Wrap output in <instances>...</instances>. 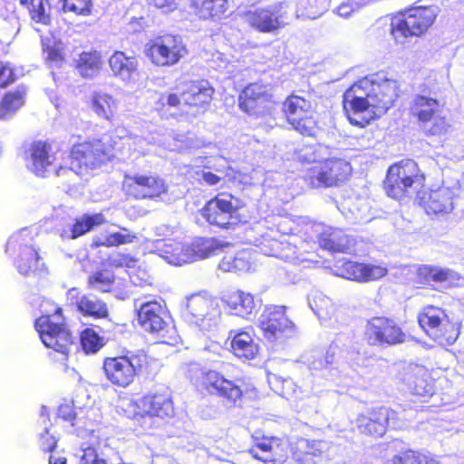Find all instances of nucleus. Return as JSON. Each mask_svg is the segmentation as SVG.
<instances>
[{
  "label": "nucleus",
  "mask_w": 464,
  "mask_h": 464,
  "mask_svg": "<svg viewBox=\"0 0 464 464\" xmlns=\"http://www.w3.org/2000/svg\"><path fill=\"white\" fill-rule=\"evenodd\" d=\"M198 392L203 395L217 397L230 407L241 406L244 401L256 392L255 387L243 379H227L220 371L203 368L194 382Z\"/></svg>",
  "instance_id": "nucleus-1"
},
{
  "label": "nucleus",
  "mask_w": 464,
  "mask_h": 464,
  "mask_svg": "<svg viewBox=\"0 0 464 464\" xmlns=\"http://www.w3.org/2000/svg\"><path fill=\"white\" fill-rule=\"evenodd\" d=\"M382 187L389 198L401 200L426 187V174L414 160L402 159L388 167Z\"/></svg>",
  "instance_id": "nucleus-2"
},
{
  "label": "nucleus",
  "mask_w": 464,
  "mask_h": 464,
  "mask_svg": "<svg viewBox=\"0 0 464 464\" xmlns=\"http://www.w3.org/2000/svg\"><path fill=\"white\" fill-rule=\"evenodd\" d=\"M151 371V362L144 352H127L123 354L107 356L102 361L105 379L114 387L125 389L137 378Z\"/></svg>",
  "instance_id": "nucleus-3"
},
{
  "label": "nucleus",
  "mask_w": 464,
  "mask_h": 464,
  "mask_svg": "<svg viewBox=\"0 0 464 464\" xmlns=\"http://www.w3.org/2000/svg\"><path fill=\"white\" fill-rule=\"evenodd\" d=\"M139 325L152 335L157 342L168 345H175L179 334L172 315L162 299L144 302L137 310Z\"/></svg>",
  "instance_id": "nucleus-4"
},
{
  "label": "nucleus",
  "mask_w": 464,
  "mask_h": 464,
  "mask_svg": "<svg viewBox=\"0 0 464 464\" xmlns=\"http://www.w3.org/2000/svg\"><path fill=\"white\" fill-rule=\"evenodd\" d=\"M214 92V88L206 80L180 81L170 92L161 95L160 101L162 107L188 109L192 113H198L208 108Z\"/></svg>",
  "instance_id": "nucleus-5"
},
{
  "label": "nucleus",
  "mask_w": 464,
  "mask_h": 464,
  "mask_svg": "<svg viewBox=\"0 0 464 464\" xmlns=\"http://www.w3.org/2000/svg\"><path fill=\"white\" fill-rule=\"evenodd\" d=\"M246 205L231 193L220 192L208 200L199 210L210 225L221 229H234L247 222Z\"/></svg>",
  "instance_id": "nucleus-6"
},
{
  "label": "nucleus",
  "mask_w": 464,
  "mask_h": 464,
  "mask_svg": "<svg viewBox=\"0 0 464 464\" xmlns=\"http://www.w3.org/2000/svg\"><path fill=\"white\" fill-rule=\"evenodd\" d=\"M439 14L437 5L412 4L398 12L391 33L395 39L422 37L434 27Z\"/></svg>",
  "instance_id": "nucleus-7"
},
{
  "label": "nucleus",
  "mask_w": 464,
  "mask_h": 464,
  "mask_svg": "<svg viewBox=\"0 0 464 464\" xmlns=\"http://www.w3.org/2000/svg\"><path fill=\"white\" fill-rule=\"evenodd\" d=\"M353 174L352 163L345 158L328 157L314 161L304 180L311 188H340L347 184Z\"/></svg>",
  "instance_id": "nucleus-8"
},
{
  "label": "nucleus",
  "mask_w": 464,
  "mask_h": 464,
  "mask_svg": "<svg viewBox=\"0 0 464 464\" xmlns=\"http://www.w3.org/2000/svg\"><path fill=\"white\" fill-rule=\"evenodd\" d=\"M34 328L45 347L64 356H68L75 345L61 307L56 306L52 314L39 316L34 322Z\"/></svg>",
  "instance_id": "nucleus-9"
},
{
  "label": "nucleus",
  "mask_w": 464,
  "mask_h": 464,
  "mask_svg": "<svg viewBox=\"0 0 464 464\" xmlns=\"http://www.w3.org/2000/svg\"><path fill=\"white\" fill-rule=\"evenodd\" d=\"M144 53L155 67L169 68L185 59L188 54V49L180 35L166 33L149 40Z\"/></svg>",
  "instance_id": "nucleus-10"
},
{
  "label": "nucleus",
  "mask_w": 464,
  "mask_h": 464,
  "mask_svg": "<svg viewBox=\"0 0 464 464\" xmlns=\"http://www.w3.org/2000/svg\"><path fill=\"white\" fill-rule=\"evenodd\" d=\"M363 339L369 346L387 348L404 343L408 334L394 317L381 314L366 321Z\"/></svg>",
  "instance_id": "nucleus-11"
},
{
  "label": "nucleus",
  "mask_w": 464,
  "mask_h": 464,
  "mask_svg": "<svg viewBox=\"0 0 464 464\" xmlns=\"http://www.w3.org/2000/svg\"><path fill=\"white\" fill-rule=\"evenodd\" d=\"M287 309L285 305L269 304L263 310L259 328L267 342L282 343L296 334V327L286 314Z\"/></svg>",
  "instance_id": "nucleus-12"
},
{
  "label": "nucleus",
  "mask_w": 464,
  "mask_h": 464,
  "mask_svg": "<svg viewBox=\"0 0 464 464\" xmlns=\"http://www.w3.org/2000/svg\"><path fill=\"white\" fill-rule=\"evenodd\" d=\"M125 194L137 200H158L169 192V184L156 172L125 174L122 181Z\"/></svg>",
  "instance_id": "nucleus-13"
},
{
  "label": "nucleus",
  "mask_w": 464,
  "mask_h": 464,
  "mask_svg": "<svg viewBox=\"0 0 464 464\" xmlns=\"http://www.w3.org/2000/svg\"><path fill=\"white\" fill-rule=\"evenodd\" d=\"M134 417L170 419L175 415L172 392L168 387H160L130 402Z\"/></svg>",
  "instance_id": "nucleus-14"
},
{
  "label": "nucleus",
  "mask_w": 464,
  "mask_h": 464,
  "mask_svg": "<svg viewBox=\"0 0 464 464\" xmlns=\"http://www.w3.org/2000/svg\"><path fill=\"white\" fill-rule=\"evenodd\" d=\"M276 103L271 85L262 81L247 83L238 94L239 109L255 118L270 114Z\"/></svg>",
  "instance_id": "nucleus-15"
},
{
  "label": "nucleus",
  "mask_w": 464,
  "mask_h": 464,
  "mask_svg": "<svg viewBox=\"0 0 464 464\" xmlns=\"http://www.w3.org/2000/svg\"><path fill=\"white\" fill-rule=\"evenodd\" d=\"M345 93L368 100L380 102L385 107H392L401 94L397 81L384 79L381 82H372L361 79L351 85Z\"/></svg>",
  "instance_id": "nucleus-16"
},
{
  "label": "nucleus",
  "mask_w": 464,
  "mask_h": 464,
  "mask_svg": "<svg viewBox=\"0 0 464 464\" xmlns=\"http://www.w3.org/2000/svg\"><path fill=\"white\" fill-rule=\"evenodd\" d=\"M400 380L413 396L427 401L436 392V380L431 371L421 364L410 362L400 372Z\"/></svg>",
  "instance_id": "nucleus-17"
},
{
  "label": "nucleus",
  "mask_w": 464,
  "mask_h": 464,
  "mask_svg": "<svg viewBox=\"0 0 464 464\" xmlns=\"http://www.w3.org/2000/svg\"><path fill=\"white\" fill-rule=\"evenodd\" d=\"M343 108L352 125L365 128L391 107H385L377 101L370 102L344 92Z\"/></svg>",
  "instance_id": "nucleus-18"
},
{
  "label": "nucleus",
  "mask_w": 464,
  "mask_h": 464,
  "mask_svg": "<svg viewBox=\"0 0 464 464\" xmlns=\"http://www.w3.org/2000/svg\"><path fill=\"white\" fill-rule=\"evenodd\" d=\"M396 412L391 407L375 406L359 414L355 420V428L359 434L373 439L382 438L388 430Z\"/></svg>",
  "instance_id": "nucleus-19"
},
{
  "label": "nucleus",
  "mask_w": 464,
  "mask_h": 464,
  "mask_svg": "<svg viewBox=\"0 0 464 464\" xmlns=\"http://www.w3.org/2000/svg\"><path fill=\"white\" fill-rule=\"evenodd\" d=\"M439 100L417 94L413 97L409 106V115L419 124H426L436 119L429 132L431 135H439L447 130V122L444 117L436 118L440 111Z\"/></svg>",
  "instance_id": "nucleus-20"
},
{
  "label": "nucleus",
  "mask_w": 464,
  "mask_h": 464,
  "mask_svg": "<svg viewBox=\"0 0 464 464\" xmlns=\"http://www.w3.org/2000/svg\"><path fill=\"white\" fill-rule=\"evenodd\" d=\"M250 455L264 463L284 464L288 459L289 443L287 440L276 436H254Z\"/></svg>",
  "instance_id": "nucleus-21"
},
{
  "label": "nucleus",
  "mask_w": 464,
  "mask_h": 464,
  "mask_svg": "<svg viewBox=\"0 0 464 464\" xmlns=\"http://www.w3.org/2000/svg\"><path fill=\"white\" fill-rule=\"evenodd\" d=\"M5 253L17 255L16 266L22 275L34 273L39 268L40 256L32 244V238L21 234L11 237L7 240Z\"/></svg>",
  "instance_id": "nucleus-22"
},
{
  "label": "nucleus",
  "mask_w": 464,
  "mask_h": 464,
  "mask_svg": "<svg viewBox=\"0 0 464 464\" xmlns=\"http://www.w3.org/2000/svg\"><path fill=\"white\" fill-rule=\"evenodd\" d=\"M454 188L441 185L429 191L420 189L416 196L419 205L428 215H447L454 208Z\"/></svg>",
  "instance_id": "nucleus-23"
},
{
  "label": "nucleus",
  "mask_w": 464,
  "mask_h": 464,
  "mask_svg": "<svg viewBox=\"0 0 464 464\" xmlns=\"http://www.w3.org/2000/svg\"><path fill=\"white\" fill-rule=\"evenodd\" d=\"M340 276L348 280L367 283L382 278L387 275V269L380 265L343 260L338 266Z\"/></svg>",
  "instance_id": "nucleus-24"
},
{
  "label": "nucleus",
  "mask_w": 464,
  "mask_h": 464,
  "mask_svg": "<svg viewBox=\"0 0 464 464\" xmlns=\"http://www.w3.org/2000/svg\"><path fill=\"white\" fill-rule=\"evenodd\" d=\"M246 23L259 33H272L282 26L281 16L275 5L256 7L245 14Z\"/></svg>",
  "instance_id": "nucleus-25"
},
{
  "label": "nucleus",
  "mask_w": 464,
  "mask_h": 464,
  "mask_svg": "<svg viewBox=\"0 0 464 464\" xmlns=\"http://www.w3.org/2000/svg\"><path fill=\"white\" fill-rule=\"evenodd\" d=\"M228 339H230V351L237 358L252 360L258 354L259 347L254 338L252 327L230 330Z\"/></svg>",
  "instance_id": "nucleus-26"
},
{
  "label": "nucleus",
  "mask_w": 464,
  "mask_h": 464,
  "mask_svg": "<svg viewBox=\"0 0 464 464\" xmlns=\"http://www.w3.org/2000/svg\"><path fill=\"white\" fill-rule=\"evenodd\" d=\"M112 155L105 151L103 148L86 147L80 150V147H72L68 155L70 169H81L82 166L95 168L107 163Z\"/></svg>",
  "instance_id": "nucleus-27"
},
{
  "label": "nucleus",
  "mask_w": 464,
  "mask_h": 464,
  "mask_svg": "<svg viewBox=\"0 0 464 464\" xmlns=\"http://www.w3.org/2000/svg\"><path fill=\"white\" fill-rule=\"evenodd\" d=\"M318 246L330 253H347L353 246V239L343 229L325 227L317 236Z\"/></svg>",
  "instance_id": "nucleus-28"
},
{
  "label": "nucleus",
  "mask_w": 464,
  "mask_h": 464,
  "mask_svg": "<svg viewBox=\"0 0 464 464\" xmlns=\"http://www.w3.org/2000/svg\"><path fill=\"white\" fill-rule=\"evenodd\" d=\"M108 63L112 75L123 82H133L139 74L138 55H128L123 51H114L108 59Z\"/></svg>",
  "instance_id": "nucleus-29"
},
{
  "label": "nucleus",
  "mask_w": 464,
  "mask_h": 464,
  "mask_svg": "<svg viewBox=\"0 0 464 464\" xmlns=\"http://www.w3.org/2000/svg\"><path fill=\"white\" fill-rule=\"evenodd\" d=\"M457 279L456 273L446 267L421 265L415 272V283L420 288L435 289L436 285Z\"/></svg>",
  "instance_id": "nucleus-30"
},
{
  "label": "nucleus",
  "mask_w": 464,
  "mask_h": 464,
  "mask_svg": "<svg viewBox=\"0 0 464 464\" xmlns=\"http://www.w3.org/2000/svg\"><path fill=\"white\" fill-rule=\"evenodd\" d=\"M460 334V324L454 321L446 314L432 330L425 334L433 342L441 346L453 344Z\"/></svg>",
  "instance_id": "nucleus-31"
},
{
  "label": "nucleus",
  "mask_w": 464,
  "mask_h": 464,
  "mask_svg": "<svg viewBox=\"0 0 464 464\" xmlns=\"http://www.w3.org/2000/svg\"><path fill=\"white\" fill-rule=\"evenodd\" d=\"M292 458L295 464H322L324 460L322 441L299 440L294 448Z\"/></svg>",
  "instance_id": "nucleus-32"
},
{
  "label": "nucleus",
  "mask_w": 464,
  "mask_h": 464,
  "mask_svg": "<svg viewBox=\"0 0 464 464\" xmlns=\"http://www.w3.org/2000/svg\"><path fill=\"white\" fill-rule=\"evenodd\" d=\"M227 0H191L192 14L200 20H219L226 17Z\"/></svg>",
  "instance_id": "nucleus-33"
},
{
  "label": "nucleus",
  "mask_w": 464,
  "mask_h": 464,
  "mask_svg": "<svg viewBox=\"0 0 464 464\" xmlns=\"http://www.w3.org/2000/svg\"><path fill=\"white\" fill-rule=\"evenodd\" d=\"M224 303L230 314L243 318L251 315L256 308L254 295L242 290H236L227 294Z\"/></svg>",
  "instance_id": "nucleus-34"
},
{
  "label": "nucleus",
  "mask_w": 464,
  "mask_h": 464,
  "mask_svg": "<svg viewBox=\"0 0 464 464\" xmlns=\"http://www.w3.org/2000/svg\"><path fill=\"white\" fill-rule=\"evenodd\" d=\"M102 53L95 50L82 51L74 61V68L82 78H93L102 68Z\"/></svg>",
  "instance_id": "nucleus-35"
},
{
  "label": "nucleus",
  "mask_w": 464,
  "mask_h": 464,
  "mask_svg": "<svg viewBox=\"0 0 464 464\" xmlns=\"http://www.w3.org/2000/svg\"><path fill=\"white\" fill-rule=\"evenodd\" d=\"M88 287L100 293H110L119 288L118 278L113 270L103 266L89 276Z\"/></svg>",
  "instance_id": "nucleus-36"
},
{
  "label": "nucleus",
  "mask_w": 464,
  "mask_h": 464,
  "mask_svg": "<svg viewBox=\"0 0 464 464\" xmlns=\"http://www.w3.org/2000/svg\"><path fill=\"white\" fill-rule=\"evenodd\" d=\"M20 5L26 9L32 21L49 25L51 24V4L49 0H20Z\"/></svg>",
  "instance_id": "nucleus-37"
},
{
  "label": "nucleus",
  "mask_w": 464,
  "mask_h": 464,
  "mask_svg": "<svg viewBox=\"0 0 464 464\" xmlns=\"http://www.w3.org/2000/svg\"><path fill=\"white\" fill-rule=\"evenodd\" d=\"M311 109L312 105L308 100L294 94L286 97L282 106V111L291 124L299 117L309 113Z\"/></svg>",
  "instance_id": "nucleus-38"
},
{
  "label": "nucleus",
  "mask_w": 464,
  "mask_h": 464,
  "mask_svg": "<svg viewBox=\"0 0 464 464\" xmlns=\"http://www.w3.org/2000/svg\"><path fill=\"white\" fill-rule=\"evenodd\" d=\"M106 222L102 213L83 214L74 219L71 227L72 239H76L86 233L90 232L93 227L103 225Z\"/></svg>",
  "instance_id": "nucleus-39"
},
{
  "label": "nucleus",
  "mask_w": 464,
  "mask_h": 464,
  "mask_svg": "<svg viewBox=\"0 0 464 464\" xmlns=\"http://www.w3.org/2000/svg\"><path fill=\"white\" fill-rule=\"evenodd\" d=\"M388 464H440L434 457L420 450L406 449L393 455Z\"/></svg>",
  "instance_id": "nucleus-40"
},
{
  "label": "nucleus",
  "mask_w": 464,
  "mask_h": 464,
  "mask_svg": "<svg viewBox=\"0 0 464 464\" xmlns=\"http://www.w3.org/2000/svg\"><path fill=\"white\" fill-rule=\"evenodd\" d=\"M24 89L7 92L0 102V119L12 117L24 104Z\"/></svg>",
  "instance_id": "nucleus-41"
},
{
  "label": "nucleus",
  "mask_w": 464,
  "mask_h": 464,
  "mask_svg": "<svg viewBox=\"0 0 464 464\" xmlns=\"http://www.w3.org/2000/svg\"><path fill=\"white\" fill-rule=\"evenodd\" d=\"M77 309L82 315L94 319H103L109 316V309L105 302L87 295H83L78 301Z\"/></svg>",
  "instance_id": "nucleus-42"
},
{
  "label": "nucleus",
  "mask_w": 464,
  "mask_h": 464,
  "mask_svg": "<svg viewBox=\"0 0 464 464\" xmlns=\"http://www.w3.org/2000/svg\"><path fill=\"white\" fill-rule=\"evenodd\" d=\"M44 60L50 66H61L66 60L65 50L60 40L45 38L42 41Z\"/></svg>",
  "instance_id": "nucleus-43"
},
{
  "label": "nucleus",
  "mask_w": 464,
  "mask_h": 464,
  "mask_svg": "<svg viewBox=\"0 0 464 464\" xmlns=\"http://www.w3.org/2000/svg\"><path fill=\"white\" fill-rule=\"evenodd\" d=\"M91 108L98 116L111 121L114 116L116 102L111 95L96 92L92 96Z\"/></svg>",
  "instance_id": "nucleus-44"
},
{
  "label": "nucleus",
  "mask_w": 464,
  "mask_h": 464,
  "mask_svg": "<svg viewBox=\"0 0 464 464\" xmlns=\"http://www.w3.org/2000/svg\"><path fill=\"white\" fill-rule=\"evenodd\" d=\"M447 314L446 310L433 304L424 305L417 315L420 329L426 334Z\"/></svg>",
  "instance_id": "nucleus-45"
},
{
  "label": "nucleus",
  "mask_w": 464,
  "mask_h": 464,
  "mask_svg": "<svg viewBox=\"0 0 464 464\" xmlns=\"http://www.w3.org/2000/svg\"><path fill=\"white\" fill-rule=\"evenodd\" d=\"M218 268L227 273H240L250 269V262L246 252L225 255L218 263Z\"/></svg>",
  "instance_id": "nucleus-46"
},
{
  "label": "nucleus",
  "mask_w": 464,
  "mask_h": 464,
  "mask_svg": "<svg viewBox=\"0 0 464 464\" xmlns=\"http://www.w3.org/2000/svg\"><path fill=\"white\" fill-rule=\"evenodd\" d=\"M53 159L47 151V147H32L30 150L31 169L37 176H44L47 168L53 163Z\"/></svg>",
  "instance_id": "nucleus-47"
},
{
  "label": "nucleus",
  "mask_w": 464,
  "mask_h": 464,
  "mask_svg": "<svg viewBox=\"0 0 464 464\" xmlns=\"http://www.w3.org/2000/svg\"><path fill=\"white\" fill-rule=\"evenodd\" d=\"M80 344L86 354H92L104 346V342L92 328H85L80 334Z\"/></svg>",
  "instance_id": "nucleus-48"
},
{
  "label": "nucleus",
  "mask_w": 464,
  "mask_h": 464,
  "mask_svg": "<svg viewBox=\"0 0 464 464\" xmlns=\"http://www.w3.org/2000/svg\"><path fill=\"white\" fill-rule=\"evenodd\" d=\"M215 160L217 163L212 167H208L212 169L215 173L211 171H202L201 173V178L204 182L210 186L217 185L221 179L230 176L229 171L231 169L227 166L226 160L220 157L216 158Z\"/></svg>",
  "instance_id": "nucleus-49"
},
{
  "label": "nucleus",
  "mask_w": 464,
  "mask_h": 464,
  "mask_svg": "<svg viewBox=\"0 0 464 464\" xmlns=\"http://www.w3.org/2000/svg\"><path fill=\"white\" fill-rule=\"evenodd\" d=\"M210 301L201 295L191 296L187 303L188 313L196 320H203L209 313Z\"/></svg>",
  "instance_id": "nucleus-50"
},
{
  "label": "nucleus",
  "mask_w": 464,
  "mask_h": 464,
  "mask_svg": "<svg viewBox=\"0 0 464 464\" xmlns=\"http://www.w3.org/2000/svg\"><path fill=\"white\" fill-rule=\"evenodd\" d=\"M64 12L73 13L78 16H89L92 13V0H61Z\"/></svg>",
  "instance_id": "nucleus-51"
},
{
  "label": "nucleus",
  "mask_w": 464,
  "mask_h": 464,
  "mask_svg": "<svg viewBox=\"0 0 464 464\" xmlns=\"http://www.w3.org/2000/svg\"><path fill=\"white\" fill-rule=\"evenodd\" d=\"M312 114L311 109L309 113L304 114L292 123L295 130L304 136H314L318 129L317 121Z\"/></svg>",
  "instance_id": "nucleus-52"
},
{
  "label": "nucleus",
  "mask_w": 464,
  "mask_h": 464,
  "mask_svg": "<svg viewBox=\"0 0 464 464\" xmlns=\"http://www.w3.org/2000/svg\"><path fill=\"white\" fill-rule=\"evenodd\" d=\"M164 255L169 263L175 266H181L187 261L185 246L180 243H174L166 246Z\"/></svg>",
  "instance_id": "nucleus-53"
},
{
  "label": "nucleus",
  "mask_w": 464,
  "mask_h": 464,
  "mask_svg": "<svg viewBox=\"0 0 464 464\" xmlns=\"http://www.w3.org/2000/svg\"><path fill=\"white\" fill-rule=\"evenodd\" d=\"M137 263H138V259H136L132 256H130L129 254H124V253H117L115 255L110 256L107 258L106 263L104 264V266L107 268H111V270L114 267H116V268L127 267V268L130 269Z\"/></svg>",
  "instance_id": "nucleus-54"
},
{
  "label": "nucleus",
  "mask_w": 464,
  "mask_h": 464,
  "mask_svg": "<svg viewBox=\"0 0 464 464\" xmlns=\"http://www.w3.org/2000/svg\"><path fill=\"white\" fill-rule=\"evenodd\" d=\"M129 277L134 285L140 287L151 285L153 281L148 270L137 264L130 269Z\"/></svg>",
  "instance_id": "nucleus-55"
},
{
  "label": "nucleus",
  "mask_w": 464,
  "mask_h": 464,
  "mask_svg": "<svg viewBox=\"0 0 464 464\" xmlns=\"http://www.w3.org/2000/svg\"><path fill=\"white\" fill-rule=\"evenodd\" d=\"M136 239V236L130 233L114 232L106 237L104 245L106 246H118L132 243Z\"/></svg>",
  "instance_id": "nucleus-56"
},
{
  "label": "nucleus",
  "mask_w": 464,
  "mask_h": 464,
  "mask_svg": "<svg viewBox=\"0 0 464 464\" xmlns=\"http://www.w3.org/2000/svg\"><path fill=\"white\" fill-rule=\"evenodd\" d=\"M39 446L44 452H53L57 447L56 438L45 429L39 438Z\"/></svg>",
  "instance_id": "nucleus-57"
},
{
  "label": "nucleus",
  "mask_w": 464,
  "mask_h": 464,
  "mask_svg": "<svg viewBox=\"0 0 464 464\" xmlns=\"http://www.w3.org/2000/svg\"><path fill=\"white\" fill-rule=\"evenodd\" d=\"M180 0H148L150 6L161 10L163 13L175 11Z\"/></svg>",
  "instance_id": "nucleus-58"
},
{
  "label": "nucleus",
  "mask_w": 464,
  "mask_h": 464,
  "mask_svg": "<svg viewBox=\"0 0 464 464\" xmlns=\"http://www.w3.org/2000/svg\"><path fill=\"white\" fill-rule=\"evenodd\" d=\"M14 80L15 74L9 64L0 62V88H5Z\"/></svg>",
  "instance_id": "nucleus-59"
},
{
  "label": "nucleus",
  "mask_w": 464,
  "mask_h": 464,
  "mask_svg": "<svg viewBox=\"0 0 464 464\" xmlns=\"http://www.w3.org/2000/svg\"><path fill=\"white\" fill-rule=\"evenodd\" d=\"M81 464H106V461L98 456L94 447L87 446L83 448Z\"/></svg>",
  "instance_id": "nucleus-60"
},
{
  "label": "nucleus",
  "mask_w": 464,
  "mask_h": 464,
  "mask_svg": "<svg viewBox=\"0 0 464 464\" xmlns=\"http://www.w3.org/2000/svg\"><path fill=\"white\" fill-rule=\"evenodd\" d=\"M353 12V5L350 3H343L336 8V14L343 18L349 17Z\"/></svg>",
  "instance_id": "nucleus-61"
},
{
  "label": "nucleus",
  "mask_w": 464,
  "mask_h": 464,
  "mask_svg": "<svg viewBox=\"0 0 464 464\" xmlns=\"http://www.w3.org/2000/svg\"><path fill=\"white\" fill-rule=\"evenodd\" d=\"M49 464H66V459L65 458H54L53 456L49 459Z\"/></svg>",
  "instance_id": "nucleus-62"
},
{
  "label": "nucleus",
  "mask_w": 464,
  "mask_h": 464,
  "mask_svg": "<svg viewBox=\"0 0 464 464\" xmlns=\"http://www.w3.org/2000/svg\"><path fill=\"white\" fill-rule=\"evenodd\" d=\"M34 145H38V146H41V145H46V142L37 141V142H35Z\"/></svg>",
  "instance_id": "nucleus-63"
},
{
  "label": "nucleus",
  "mask_w": 464,
  "mask_h": 464,
  "mask_svg": "<svg viewBox=\"0 0 464 464\" xmlns=\"http://www.w3.org/2000/svg\"><path fill=\"white\" fill-rule=\"evenodd\" d=\"M208 256H209V253H205V254L202 255V256H204V257H207Z\"/></svg>",
  "instance_id": "nucleus-64"
}]
</instances>
